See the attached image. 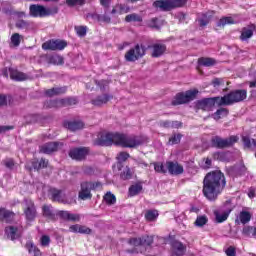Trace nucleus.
Listing matches in <instances>:
<instances>
[{
	"label": "nucleus",
	"instance_id": "f257e3e1",
	"mask_svg": "<svg viewBox=\"0 0 256 256\" xmlns=\"http://www.w3.org/2000/svg\"><path fill=\"white\" fill-rule=\"evenodd\" d=\"M94 145L98 147H111V145H116L124 149H135V147L143 145V140H141L139 136H127L119 132H106L100 134L94 141Z\"/></svg>",
	"mask_w": 256,
	"mask_h": 256
},
{
	"label": "nucleus",
	"instance_id": "f03ea898",
	"mask_svg": "<svg viewBox=\"0 0 256 256\" xmlns=\"http://www.w3.org/2000/svg\"><path fill=\"white\" fill-rule=\"evenodd\" d=\"M227 185L225 174L221 170L208 172L203 179L202 193L208 201H217Z\"/></svg>",
	"mask_w": 256,
	"mask_h": 256
},
{
	"label": "nucleus",
	"instance_id": "7ed1b4c3",
	"mask_svg": "<svg viewBox=\"0 0 256 256\" xmlns=\"http://www.w3.org/2000/svg\"><path fill=\"white\" fill-rule=\"evenodd\" d=\"M59 13V7H45L41 4H31L29 6V15L30 17L43 19L45 17H53Z\"/></svg>",
	"mask_w": 256,
	"mask_h": 256
},
{
	"label": "nucleus",
	"instance_id": "20e7f679",
	"mask_svg": "<svg viewBox=\"0 0 256 256\" xmlns=\"http://www.w3.org/2000/svg\"><path fill=\"white\" fill-rule=\"evenodd\" d=\"M103 184L99 181H83L80 183V191L78 193L79 199L82 201H87V199H93L92 191H97L101 189Z\"/></svg>",
	"mask_w": 256,
	"mask_h": 256
},
{
	"label": "nucleus",
	"instance_id": "39448f33",
	"mask_svg": "<svg viewBox=\"0 0 256 256\" xmlns=\"http://www.w3.org/2000/svg\"><path fill=\"white\" fill-rule=\"evenodd\" d=\"M245 99H247V90L236 89L220 97V105H234V103H241Z\"/></svg>",
	"mask_w": 256,
	"mask_h": 256
},
{
	"label": "nucleus",
	"instance_id": "423d86ee",
	"mask_svg": "<svg viewBox=\"0 0 256 256\" xmlns=\"http://www.w3.org/2000/svg\"><path fill=\"white\" fill-rule=\"evenodd\" d=\"M239 142V136L231 135L228 138H222L221 136H213L210 140L211 146L215 149H229L233 147L235 143Z\"/></svg>",
	"mask_w": 256,
	"mask_h": 256
},
{
	"label": "nucleus",
	"instance_id": "0eeeda50",
	"mask_svg": "<svg viewBox=\"0 0 256 256\" xmlns=\"http://www.w3.org/2000/svg\"><path fill=\"white\" fill-rule=\"evenodd\" d=\"M147 53V47L143 44H136L133 48H130L124 55L125 61L128 63H135L139 59H143Z\"/></svg>",
	"mask_w": 256,
	"mask_h": 256
},
{
	"label": "nucleus",
	"instance_id": "6e6552de",
	"mask_svg": "<svg viewBox=\"0 0 256 256\" xmlns=\"http://www.w3.org/2000/svg\"><path fill=\"white\" fill-rule=\"evenodd\" d=\"M197 93H199V90L197 89L187 90L186 92H179L174 96L171 105L173 107H177L178 105H185L190 103V101H193L195 97H197Z\"/></svg>",
	"mask_w": 256,
	"mask_h": 256
},
{
	"label": "nucleus",
	"instance_id": "1a4fd4ad",
	"mask_svg": "<svg viewBox=\"0 0 256 256\" xmlns=\"http://www.w3.org/2000/svg\"><path fill=\"white\" fill-rule=\"evenodd\" d=\"M22 209L26 221H29L31 223L35 221V219H37V207L35 206V202H33V200L25 199Z\"/></svg>",
	"mask_w": 256,
	"mask_h": 256
},
{
	"label": "nucleus",
	"instance_id": "9d476101",
	"mask_svg": "<svg viewBox=\"0 0 256 256\" xmlns=\"http://www.w3.org/2000/svg\"><path fill=\"white\" fill-rule=\"evenodd\" d=\"M221 97H214V98H204L202 100H198L196 103V109H200L201 111H211L215 105L218 107L223 106L221 103Z\"/></svg>",
	"mask_w": 256,
	"mask_h": 256
},
{
	"label": "nucleus",
	"instance_id": "9b49d317",
	"mask_svg": "<svg viewBox=\"0 0 256 256\" xmlns=\"http://www.w3.org/2000/svg\"><path fill=\"white\" fill-rule=\"evenodd\" d=\"M2 75L3 77H5L6 79H10L12 81H17V82H21V81H27V79H29V76L15 68H4L2 70Z\"/></svg>",
	"mask_w": 256,
	"mask_h": 256
},
{
	"label": "nucleus",
	"instance_id": "f8f14e48",
	"mask_svg": "<svg viewBox=\"0 0 256 256\" xmlns=\"http://www.w3.org/2000/svg\"><path fill=\"white\" fill-rule=\"evenodd\" d=\"M67 47V42L61 39H50L42 44L43 51H63Z\"/></svg>",
	"mask_w": 256,
	"mask_h": 256
},
{
	"label": "nucleus",
	"instance_id": "ddd939ff",
	"mask_svg": "<svg viewBox=\"0 0 256 256\" xmlns=\"http://www.w3.org/2000/svg\"><path fill=\"white\" fill-rule=\"evenodd\" d=\"M69 157L74 161H83L87 155H89V148L86 147H79V148H72L68 153Z\"/></svg>",
	"mask_w": 256,
	"mask_h": 256
},
{
	"label": "nucleus",
	"instance_id": "4468645a",
	"mask_svg": "<svg viewBox=\"0 0 256 256\" xmlns=\"http://www.w3.org/2000/svg\"><path fill=\"white\" fill-rule=\"evenodd\" d=\"M148 49H151V57L153 59H159V57H163L167 53V45L163 43H154L149 45Z\"/></svg>",
	"mask_w": 256,
	"mask_h": 256
},
{
	"label": "nucleus",
	"instance_id": "2eb2a0df",
	"mask_svg": "<svg viewBox=\"0 0 256 256\" xmlns=\"http://www.w3.org/2000/svg\"><path fill=\"white\" fill-rule=\"evenodd\" d=\"M56 215L62 221H71L72 223H79L81 221V214H73L67 210H59Z\"/></svg>",
	"mask_w": 256,
	"mask_h": 256
},
{
	"label": "nucleus",
	"instance_id": "dca6fc26",
	"mask_svg": "<svg viewBox=\"0 0 256 256\" xmlns=\"http://www.w3.org/2000/svg\"><path fill=\"white\" fill-rule=\"evenodd\" d=\"M59 147H63V143L48 142L40 147V153H44L45 155H51V153H55V151H59Z\"/></svg>",
	"mask_w": 256,
	"mask_h": 256
},
{
	"label": "nucleus",
	"instance_id": "f3484780",
	"mask_svg": "<svg viewBox=\"0 0 256 256\" xmlns=\"http://www.w3.org/2000/svg\"><path fill=\"white\" fill-rule=\"evenodd\" d=\"M152 6L154 9H158L165 13L173 11V4L171 3V0H156L153 2Z\"/></svg>",
	"mask_w": 256,
	"mask_h": 256
},
{
	"label": "nucleus",
	"instance_id": "a211bd4d",
	"mask_svg": "<svg viewBox=\"0 0 256 256\" xmlns=\"http://www.w3.org/2000/svg\"><path fill=\"white\" fill-rule=\"evenodd\" d=\"M113 99L112 94L104 93L102 95H98L96 98L91 100L92 105L95 107H103V105H107L109 101Z\"/></svg>",
	"mask_w": 256,
	"mask_h": 256
},
{
	"label": "nucleus",
	"instance_id": "6ab92c4d",
	"mask_svg": "<svg viewBox=\"0 0 256 256\" xmlns=\"http://www.w3.org/2000/svg\"><path fill=\"white\" fill-rule=\"evenodd\" d=\"M0 221L2 223H12L15 221V212L0 207Z\"/></svg>",
	"mask_w": 256,
	"mask_h": 256
},
{
	"label": "nucleus",
	"instance_id": "aec40b11",
	"mask_svg": "<svg viewBox=\"0 0 256 256\" xmlns=\"http://www.w3.org/2000/svg\"><path fill=\"white\" fill-rule=\"evenodd\" d=\"M166 165L170 175H182V173L185 171L183 169V165L177 162L168 161L166 162Z\"/></svg>",
	"mask_w": 256,
	"mask_h": 256
},
{
	"label": "nucleus",
	"instance_id": "412c9836",
	"mask_svg": "<svg viewBox=\"0 0 256 256\" xmlns=\"http://www.w3.org/2000/svg\"><path fill=\"white\" fill-rule=\"evenodd\" d=\"M70 233H80L81 235H91L93 230L85 225L74 224L69 227Z\"/></svg>",
	"mask_w": 256,
	"mask_h": 256
},
{
	"label": "nucleus",
	"instance_id": "4be33fe9",
	"mask_svg": "<svg viewBox=\"0 0 256 256\" xmlns=\"http://www.w3.org/2000/svg\"><path fill=\"white\" fill-rule=\"evenodd\" d=\"M5 235L11 241H15L21 237V233H19V228L17 226H7L5 228Z\"/></svg>",
	"mask_w": 256,
	"mask_h": 256
},
{
	"label": "nucleus",
	"instance_id": "5701e85b",
	"mask_svg": "<svg viewBox=\"0 0 256 256\" xmlns=\"http://www.w3.org/2000/svg\"><path fill=\"white\" fill-rule=\"evenodd\" d=\"M255 31V24H251L248 27L242 28L240 41H249L253 37V32Z\"/></svg>",
	"mask_w": 256,
	"mask_h": 256
},
{
	"label": "nucleus",
	"instance_id": "b1692460",
	"mask_svg": "<svg viewBox=\"0 0 256 256\" xmlns=\"http://www.w3.org/2000/svg\"><path fill=\"white\" fill-rule=\"evenodd\" d=\"M63 125L69 131H79L85 127L83 121H64Z\"/></svg>",
	"mask_w": 256,
	"mask_h": 256
},
{
	"label": "nucleus",
	"instance_id": "393cba45",
	"mask_svg": "<svg viewBox=\"0 0 256 256\" xmlns=\"http://www.w3.org/2000/svg\"><path fill=\"white\" fill-rule=\"evenodd\" d=\"M251 217V212L243 210L239 213L238 218L235 220V224L239 225V223H242V225H247V223L251 221Z\"/></svg>",
	"mask_w": 256,
	"mask_h": 256
},
{
	"label": "nucleus",
	"instance_id": "a878e982",
	"mask_svg": "<svg viewBox=\"0 0 256 256\" xmlns=\"http://www.w3.org/2000/svg\"><path fill=\"white\" fill-rule=\"evenodd\" d=\"M49 193L51 195V201L57 202V203H63V190H59L57 188H51L49 190Z\"/></svg>",
	"mask_w": 256,
	"mask_h": 256
},
{
	"label": "nucleus",
	"instance_id": "bb28decb",
	"mask_svg": "<svg viewBox=\"0 0 256 256\" xmlns=\"http://www.w3.org/2000/svg\"><path fill=\"white\" fill-rule=\"evenodd\" d=\"M64 93H67L66 86L54 87V88L46 90L45 91V96L46 97H55V95H64Z\"/></svg>",
	"mask_w": 256,
	"mask_h": 256
},
{
	"label": "nucleus",
	"instance_id": "cd10ccee",
	"mask_svg": "<svg viewBox=\"0 0 256 256\" xmlns=\"http://www.w3.org/2000/svg\"><path fill=\"white\" fill-rule=\"evenodd\" d=\"M231 211H233V208H229L226 212H223L222 214L219 211H214L215 221L217 223H225V221L229 219Z\"/></svg>",
	"mask_w": 256,
	"mask_h": 256
},
{
	"label": "nucleus",
	"instance_id": "c85d7f7f",
	"mask_svg": "<svg viewBox=\"0 0 256 256\" xmlns=\"http://www.w3.org/2000/svg\"><path fill=\"white\" fill-rule=\"evenodd\" d=\"M25 247L28 251V253H33L34 256H42L43 253L41 252V249H39V247H37V245H35V243H33V241H28L25 244Z\"/></svg>",
	"mask_w": 256,
	"mask_h": 256
},
{
	"label": "nucleus",
	"instance_id": "c756f323",
	"mask_svg": "<svg viewBox=\"0 0 256 256\" xmlns=\"http://www.w3.org/2000/svg\"><path fill=\"white\" fill-rule=\"evenodd\" d=\"M173 253L171 256H183L185 255V251H187V247L183 245L181 242H175L173 244Z\"/></svg>",
	"mask_w": 256,
	"mask_h": 256
},
{
	"label": "nucleus",
	"instance_id": "7c9ffc66",
	"mask_svg": "<svg viewBox=\"0 0 256 256\" xmlns=\"http://www.w3.org/2000/svg\"><path fill=\"white\" fill-rule=\"evenodd\" d=\"M129 157H131V155L128 152L122 151L120 152L117 156V168L118 171H121V169H123V163H125V161H127V159H129Z\"/></svg>",
	"mask_w": 256,
	"mask_h": 256
},
{
	"label": "nucleus",
	"instance_id": "2f4dec72",
	"mask_svg": "<svg viewBox=\"0 0 256 256\" xmlns=\"http://www.w3.org/2000/svg\"><path fill=\"white\" fill-rule=\"evenodd\" d=\"M42 213L43 217H46V219H49V221H57L55 213H53V210H51V207H49L48 205H44L42 207Z\"/></svg>",
	"mask_w": 256,
	"mask_h": 256
},
{
	"label": "nucleus",
	"instance_id": "473e14b6",
	"mask_svg": "<svg viewBox=\"0 0 256 256\" xmlns=\"http://www.w3.org/2000/svg\"><path fill=\"white\" fill-rule=\"evenodd\" d=\"M48 63H50V65H63L65 59L59 54H54L49 57Z\"/></svg>",
	"mask_w": 256,
	"mask_h": 256
},
{
	"label": "nucleus",
	"instance_id": "72a5a7b5",
	"mask_svg": "<svg viewBox=\"0 0 256 256\" xmlns=\"http://www.w3.org/2000/svg\"><path fill=\"white\" fill-rule=\"evenodd\" d=\"M41 119V115L34 113V114H27L24 116L25 124L26 125H33V123H37Z\"/></svg>",
	"mask_w": 256,
	"mask_h": 256
},
{
	"label": "nucleus",
	"instance_id": "f704fd0d",
	"mask_svg": "<svg viewBox=\"0 0 256 256\" xmlns=\"http://www.w3.org/2000/svg\"><path fill=\"white\" fill-rule=\"evenodd\" d=\"M242 235H244V237H254V239H256V227L244 226L242 229Z\"/></svg>",
	"mask_w": 256,
	"mask_h": 256
},
{
	"label": "nucleus",
	"instance_id": "c9c22d12",
	"mask_svg": "<svg viewBox=\"0 0 256 256\" xmlns=\"http://www.w3.org/2000/svg\"><path fill=\"white\" fill-rule=\"evenodd\" d=\"M126 23H141L143 22V17L137 13L128 14L125 17Z\"/></svg>",
	"mask_w": 256,
	"mask_h": 256
},
{
	"label": "nucleus",
	"instance_id": "e433bc0d",
	"mask_svg": "<svg viewBox=\"0 0 256 256\" xmlns=\"http://www.w3.org/2000/svg\"><path fill=\"white\" fill-rule=\"evenodd\" d=\"M143 191V185L141 184H134L129 187L128 193L130 197H135Z\"/></svg>",
	"mask_w": 256,
	"mask_h": 256
},
{
	"label": "nucleus",
	"instance_id": "4c0bfd02",
	"mask_svg": "<svg viewBox=\"0 0 256 256\" xmlns=\"http://www.w3.org/2000/svg\"><path fill=\"white\" fill-rule=\"evenodd\" d=\"M61 107H71L73 105H77L79 101L75 97H68L60 99Z\"/></svg>",
	"mask_w": 256,
	"mask_h": 256
},
{
	"label": "nucleus",
	"instance_id": "58836bf2",
	"mask_svg": "<svg viewBox=\"0 0 256 256\" xmlns=\"http://www.w3.org/2000/svg\"><path fill=\"white\" fill-rule=\"evenodd\" d=\"M44 106L46 109H59L61 108V99L46 101Z\"/></svg>",
	"mask_w": 256,
	"mask_h": 256
},
{
	"label": "nucleus",
	"instance_id": "ea45409f",
	"mask_svg": "<svg viewBox=\"0 0 256 256\" xmlns=\"http://www.w3.org/2000/svg\"><path fill=\"white\" fill-rule=\"evenodd\" d=\"M217 60L215 58L200 57L197 61V65H216Z\"/></svg>",
	"mask_w": 256,
	"mask_h": 256
},
{
	"label": "nucleus",
	"instance_id": "a19ab883",
	"mask_svg": "<svg viewBox=\"0 0 256 256\" xmlns=\"http://www.w3.org/2000/svg\"><path fill=\"white\" fill-rule=\"evenodd\" d=\"M209 223V218L206 215L197 216L194 225L195 227H205Z\"/></svg>",
	"mask_w": 256,
	"mask_h": 256
},
{
	"label": "nucleus",
	"instance_id": "79ce46f5",
	"mask_svg": "<svg viewBox=\"0 0 256 256\" xmlns=\"http://www.w3.org/2000/svg\"><path fill=\"white\" fill-rule=\"evenodd\" d=\"M103 200L105 201L106 205H115V203H117V197H115L111 192H107L103 196Z\"/></svg>",
	"mask_w": 256,
	"mask_h": 256
},
{
	"label": "nucleus",
	"instance_id": "37998d69",
	"mask_svg": "<svg viewBox=\"0 0 256 256\" xmlns=\"http://www.w3.org/2000/svg\"><path fill=\"white\" fill-rule=\"evenodd\" d=\"M133 177V172H131V168L129 166H126L123 171L120 173V178L123 181H129Z\"/></svg>",
	"mask_w": 256,
	"mask_h": 256
},
{
	"label": "nucleus",
	"instance_id": "c03bdc74",
	"mask_svg": "<svg viewBox=\"0 0 256 256\" xmlns=\"http://www.w3.org/2000/svg\"><path fill=\"white\" fill-rule=\"evenodd\" d=\"M225 25H235L233 17H223L217 23V27H225Z\"/></svg>",
	"mask_w": 256,
	"mask_h": 256
},
{
	"label": "nucleus",
	"instance_id": "a18cd8bd",
	"mask_svg": "<svg viewBox=\"0 0 256 256\" xmlns=\"http://www.w3.org/2000/svg\"><path fill=\"white\" fill-rule=\"evenodd\" d=\"M153 242H154L153 236H149V235L142 236V247H144L145 249H149V247L153 245Z\"/></svg>",
	"mask_w": 256,
	"mask_h": 256
},
{
	"label": "nucleus",
	"instance_id": "49530a36",
	"mask_svg": "<svg viewBox=\"0 0 256 256\" xmlns=\"http://www.w3.org/2000/svg\"><path fill=\"white\" fill-rule=\"evenodd\" d=\"M157 217H159V212L157 210H148L145 213L146 221H149V222L156 221Z\"/></svg>",
	"mask_w": 256,
	"mask_h": 256
},
{
	"label": "nucleus",
	"instance_id": "de8ad7c7",
	"mask_svg": "<svg viewBox=\"0 0 256 256\" xmlns=\"http://www.w3.org/2000/svg\"><path fill=\"white\" fill-rule=\"evenodd\" d=\"M228 115H229V109L220 108L214 113L213 117L216 121H219V119H221V116L222 117H227Z\"/></svg>",
	"mask_w": 256,
	"mask_h": 256
},
{
	"label": "nucleus",
	"instance_id": "09e8293b",
	"mask_svg": "<svg viewBox=\"0 0 256 256\" xmlns=\"http://www.w3.org/2000/svg\"><path fill=\"white\" fill-rule=\"evenodd\" d=\"M128 245H132V247H142V236L129 238Z\"/></svg>",
	"mask_w": 256,
	"mask_h": 256
},
{
	"label": "nucleus",
	"instance_id": "8fccbe9b",
	"mask_svg": "<svg viewBox=\"0 0 256 256\" xmlns=\"http://www.w3.org/2000/svg\"><path fill=\"white\" fill-rule=\"evenodd\" d=\"M116 9H118L119 15H125V13H129L131 8L127 4H116Z\"/></svg>",
	"mask_w": 256,
	"mask_h": 256
},
{
	"label": "nucleus",
	"instance_id": "3c124183",
	"mask_svg": "<svg viewBox=\"0 0 256 256\" xmlns=\"http://www.w3.org/2000/svg\"><path fill=\"white\" fill-rule=\"evenodd\" d=\"M10 41L14 47L21 45V35L19 33L12 34Z\"/></svg>",
	"mask_w": 256,
	"mask_h": 256
},
{
	"label": "nucleus",
	"instance_id": "603ef678",
	"mask_svg": "<svg viewBox=\"0 0 256 256\" xmlns=\"http://www.w3.org/2000/svg\"><path fill=\"white\" fill-rule=\"evenodd\" d=\"M74 31L78 37H85L87 35V26H75Z\"/></svg>",
	"mask_w": 256,
	"mask_h": 256
},
{
	"label": "nucleus",
	"instance_id": "864d4df0",
	"mask_svg": "<svg viewBox=\"0 0 256 256\" xmlns=\"http://www.w3.org/2000/svg\"><path fill=\"white\" fill-rule=\"evenodd\" d=\"M187 1L188 0H170L173 9H180L181 7H185V5H187Z\"/></svg>",
	"mask_w": 256,
	"mask_h": 256
},
{
	"label": "nucleus",
	"instance_id": "5fc2aeb1",
	"mask_svg": "<svg viewBox=\"0 0 256 256\" xmlns=\"http://www.w3.org/2000/svg\"><path fill=\"white\" fill-rule=\"evenodd\" d=\"M182 137H183V135H181V134H173L169 138L170 145H179V143H181V138Z\"/></svg>",
	"mask_w": 256,
	"mask_h": 256
},
{
	"label": "nucleus",
	"instance_id": "6e6d98bb",
	"mask_svg": "<svg viewBox=\"0 0 256 256\" xmlns=\"http://www.w3.org/2000/svg\"><path fill=\"white\" fill-rule=\"evenodd\" d=\"M86 1L87 0H66V5H68V7H75V5H79L80 7H83Z\"/></svg>",
	"mask_w": 256,
	"mask_h": 256
},
{
	"label": "nucleus",
	"instance_id": "4d7b16f0",
	"mask_svg": "<svg viewBox=\"0 0 256 256\" xmlns=\"http://www.w3.org/2000/svg\"><path fill=\"white\" fill-rule=\"evenodd\" d=\"M2 163L6 169L13 170L15 167V160H13V158H6L2 161Z\"/></svg>",
	"mask_w": 256,
	"mask_h": 256
},
{
	"label": "nucleus",
	"instance_id": "13d9d810",
	"mask_svg": "<svg viewBox=\"0 0 256 256\" xmlns=\"http://www.w3.org/2000/svg\"><path fill=\"white\" fill-rule=\"evenodd\" d=\"M154 171H156V173H162V174L167 173V169H165V165H163V163H160V162H157L154 164Z\"/></svg>",
	"mask_w": 256,
	"mask_h": 256
},
{
	"label": "nucleus",
	"instance_id": "bf43d9fd",
	"mask_svg": "<svg viewBox=\"0 0 256 256\" xmlns=\"http://www.w3.org/2000/svg\"><path fill=\"white\" fill-rule=\"evenodd\" d=\"M148 27H150V29H160L161 27L159 26V19L152 18L151 20H149Z\"/></svg>",
	"mask_w": 256,
	"mask_h": 256
},
{
	"label": "nucleus",
	"instance_id": "052dcab7",
	"mask_svg": "<svg viewBox=\"0 0 256 256\" xmlns=\"http://www.w3.org/2000/svg\"><path fill=\"white\" fill-rule=\"evenodd\" d=\"M242 143L245 149H251L253 143L251 142V138L249 136H242Z\"/></svg>",
	"mask_w": 256,
	"mask_h": 256
},
{
	"label": "nucleus",
	"instance_id": "680f3d73",
	"mask_svg": "<svg viewBox=\"0 0 256 256\" xmlns=\"http://www.w3.org/2000/svg\"><path fill=\"white\" fill-rule=\"evenodd\" d=\"M96 85L100 88L101 91H106V89H109V81L108 80H101L96 82Z\"/></svg>",
	"mask_w": 256,
	"mask_h": 256
},
{
	"label": "nucleus",
	"instance_id": "e2e57ef3",
	"mask_svg": "<svg viewBox=\"0 0 256 256\" xmlns=\"http://www.w3.org/2000/svg\"><path fill=\"white\" fill-rule=\"evenodd\" d=\"M49 243H51V238L47 235H43L40 238V244L42 247H49Z\"/></svg>",
	"mask_w": 256,
	"mask_h": 256
},
{
	"label": "nucleus",
	"instance_id": "0e129e2a",
	"mask_svg": "<svg viewBox=\"0 0 256 256\" xmlns=\"http://www.w3.org/2000/svg\"><path fill=\"white\" fill-rule=\"evenodd\" d=\"M7 99H11V95L0 94V107H7Z\"/></svg>",
	"mask_w": 256,
	"mask_h": 256
},
{
	"label": "nucleus",
	"instance_id": "69168bd1",
	"mask_svg": "<svg viewBox=\"0 0 256 256\" xmlns=\"http://www.w3.org/2000/svg\"><path fill=\"white\" fill-rule=\"evenodd\" d=\"M213 87H221V85H225V80L222 78H214L211 82Z\"/></svg>",
	"mask_w": 256,
	"mask_h": 256
},
{
	"label": "nucleus",
	"instance_id": "338daca9",
	"mask_svg": "<svg viewBox=\"0 0 256 256\" xmlns=\"http://www.w3.org/2000/svg\"><path fill=\"white\" fill-rule=\"evenodd\" d=\"M209 21L210 20L207 15H203V17L198 20L200 27H207V25H209Z\"/></svg>",
	"mask_w": 256,
	"mask_h": 256
},
{
	"label": "nucleus",
	"instance_id": "774afa93",
	"mask_svg": "<svg viewBox=\"0 0 256 256\" xmlns=\"http://www.w3.org/2000/svg\"><path fill=\"white\" fill-rule=\"evenodd\" d=\"M227 256H237V250L233 246H229L225 251Z\"/></svg>",
	"mask_w": 256,
	"mask_h": 256
}]
</instances>
